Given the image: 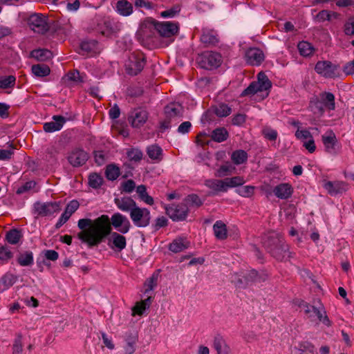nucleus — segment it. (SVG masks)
I'll list each match as a JSON object with an SVG mask.
<instances>
[{"mask_svg": "<svg viewBox=\"0 0 354 354\" xmlns=\"http://www.w3.org/2000/svg\"><path fill=\"white\" fill-rule=\"evenodd\" d=\"M112 226L119 232L126 234L131 228V223L125 216L119 212L113 214L111 218L106 214L93 220L81 218L77 222L80 232L77 236L89 248L97 246L111 234Z\"/></svg>", "mask_w": 354, "mask_h": 354, "instance_id": "obj_1", "label": "nucleus"}, {"mask_svg": "<svg viewBox=\"0 0 354 354\" xmlns=\"http://www.w3.org/2000/svg\"><path fill=\"white\" fill-rule=\"evenodd\" d=\"M271 82L268 78L267 75L260 72L257 75V81L252 82L249 86L245 88L241 95H251L257 93L258 92L268 91L271 88Z\"/></svg>", "mask_w": 354, "mask_h": 354, "instance_id": "obj_2", "label": "nucleus"}, {"mask_svg": "<svg viewBox=\"0 0 354 354\" xmlns=\"http://www.w3.org/2000/svg\"><path fill=\"white\" fill-rule=\"evenodd\" d=\"M299 306L308 319L313 320L315 317H317L319 322H322L324 325L327 326H331V322L324 309H319L305 301H301Z\"/></svg>", "mask_w": 354, "mask_h": 354, "instance_id": "obj_3", "label": "nucleus"}, {"mask_svg": "<svg viewBox=\"0 0 354 354\" xmlns=\"http://www.w3.org/2000/svg\"><path fill=\"white\" fill-rule=\"evenodd\" d=\"M129 216L133 225L137 227H146L151 222V216L150 211L145 207L138 205L131 211Z\"/></svg>", "mask_w": 354, "mask_h": 354, "instance_id": "obj_4", "label": "nucleus"}, {"mask_svg": "<svg viewBox=\"0 0 354 354\" xmlns=\"http://www.w3.org/2000/svg\"><path fill=\"white\" fill-rule=\"evenodd\" d=\"M145 65V57L140 52H133L125 64L127 73L131 75H136L144 68Z\"/></svg>", "mask_w": 354, "mask_h": 354, "instance_id": "obj_5", "label": "nucleus"}, {"mask_svg": "<svg viewBox=\"0 0 354 354\" xmlns=\"http://www.w3.org/2000/svg\"><path fill=\"white\" fill-rule=\"evenodd\" d=\"M197 62L202 68L212 70L220 66L221 56L219 53L212 51L204 52L198 56Z\"/></svg>", "mask_w": 354, "mask_h": 354, "instance_id": "obj_6", "label": "nucleus"}, {"mask_svg": "<svg viewBox=\"0 0 354 354\" xmlns=\"http://www.w3.org/2000/svg\"><path fill=\"white\" fill-rule=\"evenodd\" d=\"M28 24L32 30L39 34H44L48 30L47 18L42 14L31 15L28 19Z\"/></svg>", "mask_w": 354, "mask_h": 354, "instance_id": "obj_7", "label": "nucleus"}, {"mask_svg": "<svg viewBox=\"0 0 354 354\" xmlns=\"http://www.w3.org/2000/svg\"><path fill=\"white\" fill-rule=\"evenodd\" d=\"M59 210V204L57 202H36L33 205V213L39 216H50Z\"/></svg>", "mask_w": 354, "mask_h": 354, "instance_id": "obj_8", "label": "nucleus"}, {"mask_svg": "<svg viewBox=\"0 0 354 354\" xmlns=\"http://www.w3.org/2000/svg\"><path fill=\"white\" fill-rule=\"evenodd\" d=\"M322 140L326 153L331 155L337 154L340 149V145L333 131H327L324 135H322Z\"/></svg>", "mask_w": 354, "mask_h": 354, "instance_id": "obj_9", "label": "nucleus"}, {"mask_svg": "<svg viewBox=\"0 0 354 354\" xmlns=\"http://www.w3.org/2000/svg\"><path fill=\"white\" fill-rule=\"evenodd\" d=\"M148 117L147 110L140 107L136 108L129 113L128 121L132 127L140 128L146 123Z\"/></svg>", "mask_w": 354, "mask_h": 354, "instance_id": "obj_10", "label": "nucleus"}, {"mask_svg": "<svg viewBox=\"0 0 354 354\" xmlns=\"http://www.w3.org/2000/svg\"><path fill=\"white\" fill-rule=\"evenodd\" d=\"M315 70L318 74L326 78H334L339 75L337 66L329 61H319L315 65Z\"/></svg>", "mask_w": 354, "mask_h": 354, "instance_id": "obj_11", "label": "nucleus"}, {"mask_svg": "<svg viewBox=\"0 0 354 354\" xmlns=\"http://www.w3.org/2000/svg\"><path fill=\"white\" fill-rule=\"evenodd\" d=\"M153 26L160 35L163 37L169 38L175 35L178 31L177 23L164 21H153Z\"/></svg>", "mask_w": 354, "mask_h": 354, "instance_id": "obj_12", "label": "nucleus"}, {"mask_svg": "<svg viewBox=\"0 0 354 354\" xmlns=\"http://www.w3.org/2000/svg\"><path fill=\"white\" fill-rule=\"evenodd\" d=\"M166 213L174 221H183L187 216L188 207L185 203L173 204L166 207Z\"/></svg>", "mask_w": 354, "mask_h": 354, "instance_id": "obj_13", "label": "nucleus"}, {"mask_svg": "<svg viewBox=\"0 0 354 354\" xmlns=\"http://www.w3.org/2000/svg\"><path fill=\"white\" fill-rule=\"evenodd\" d=\"M117 232H111L107 239V245L114 251L121 252L127 246V239L124 236Z\"/></svg>", "mask_w": 354, "mask_h": 354, "instance_id": "obj_14", "label": "nucleus"}, {"mask_svg": "<svg viewBox=\"0 0 354 354\" xmlns=\"http://www.w3.org/2000/svg\"><path fill=\"white\" fill-rule=\"evenodd\" d=\"M88 153L80 149H73L69 153L67 157L69 163L73 167H80L84 165L88 160Z\"/></svg>", "mask_w": 354, "mask_h": 354, "instance_id": "obj_15", "label": "nucleus"}, {"mask_svg": "<svg viewBox=\"0 0 354 354\" xmlns=\"http://www.w3.org/2000/svg\"><path fill=\"white\" fill-rule=\"evenodd\" d=\"M246 62L252 66H259L264 59V54L257 48H249L245 54Z\"/></svg>", "mask_w": 354, "mask_h": 354, "instance_id": "obj_16", "label": "nucleus"}, {"mask_svg": "<svg viewBox=\"0 0 354 354\" xmlns=\"http://www.w3.org/2000/svg\"><path fill=\"white\" fill-rule=\"evenodd\" d=\"M283 236L276 232H270L263 238V244L266 249L270 252L272 248L278 247L279 244L283 242Z\"/></svg>", "mask_w": 354, "mask_h": 354, "instance_id": "obj_17", "label": "nucleus"}, {"mask_svg": "<svg viewBox=\"0 0 354 354\" xmlns=\"http://www.w3.org/2000/svg\"><path fill=\"white\" fill-rule=\"evenodd\" d=\"M323 187L332 196L342 194L347 189V185L342 181H324Z\"/></svg>", "mask_w": 354, "mask_h": 354, "instance_id": "obj_18", "label": "nucleus"}, {"mask_svg": "<svg viewBox=\"0 0 354 354\" xmlns=\"http://www.w3.org/2000/svg\"><path fill=\"white\" fill-rule=\"evenodd\" d=\"M273 192L279 199H288L293 193V187L289 183H280L274 187Z\"/></svg>", "mask_w": 354, "mask_h": 354, "instance_id": "obj_19", "label": "nucleus"}, {"mask_svg": "<svg viewBox=\"0 0 354 354\" xmlns=\"http://www.w3.org/2000/svg\"><path fill=\"white\" fill-rule=\"evenodd\" d=\"M53 121L44 124V130L47 133H52L60 130L66 122L65 118L61 115H54Z\"/></svg>", "mask_w": 354, "mask_h": 354, "instance_id": "obj_20", "label": "nucleus"}, {"mask_svg": "<svg viewBox=\"0 0 354 354\" xmlns=\"http://www.w3.org/2000/svg\"><path fill=\"white\" fill-rule=\"evenodd\" d=\"M114 201L119 209L129 213L137 205L136 201L130 197L117 198Z\"/></svg>", "mask_w": 354, "mask_h": 354, "instance_id": "obj_21", "label": "nucleus"}, {"mask_svg": "<svg viewBox=\"0 0 354 354\" xmlns=\"http://www.w3.org/2000/svg\"><path fill=\"white\" fill-rule=\"evenodd\" d=\"M115 8V11L122 17H129L133 12V4L127 0H118Z\"/></svg>", "mask_w": 354, "mask_h": 354, "instance_id": "obj_22", "label": "nucleus"}, {"mask_svg": "<svg viewBox=\"0 0 354 354\" xmlns=\"http://www.w3.org/2000/svg\"><path fill=\"white\" fill-rule=\"evenodd\" d=\"M104 24L106 30L102 31V35L107 37L111 34L118 32L122 28V24L121 22L115 21L113 19L105 20Z\"/></svg>", "mask_w": 354, "mask_h": 354, "instance_id": "obj_23", "label": "nucleus"}, {"mask_svg": "<svg viewBox=\"0 0 354 354\" xmlns=\"http://www.w3.org/2000/svg\"><path fill=\"white\" fill-rule=\"evenodd\" d=\"M213 347L216 351L217 354H231L230 348L226 344L225 340L219 335L214 337Z\"/></svg>", "mask_w": 354, "mask_h": 354, "instance_id": "obj_24", "label": "nucleus"}, {"mask_svg": "<svg viewBox=\"0 0 354 354\" xmlns=\"http://www.w3.org/2000/svg\"><path fill=\"white\" fill-rule=\"evenodd\" d=\"M272 257L277 260H283L289 253V246L286 244L284 240L279 244L278 247L272 248L270 252Z\"/></svg>", "mask_w": 354, "mask_h": 354, "instance_id": "obj_25", "label": "nucleus"}, {"mask_svg": "<svg viewBox=\"0 0 354 354\" xmlns=\"http://www.w3.org/2000/svg\"><path fill=\"white\" fill-rule=\"evenodd\" d=\"M218 35L213 30L204 28L201 37V41L205 45H215L218 43Z\"/></svg>", "mask_w": 354, "mask_h": 354, "instance_id": "obj_26", "label": "nucleus"}, {"mask_svg": "<svg viewBox=\"0 0 354 354\" xmlns=\"http://www.w3.org/2000/svg\"><path fill=\"white\" fill-rule=\"evenodd\" d=\"M205 185L208 188L216 192H227V187L225 184V180H217V179H209L206 180Z\"/></svg>", "mask_w": 354, "mask_h": 354, "instance_id": "obj_27", "label": "nucleus"}, {"mask_svg": "<svg viewBox=\"0 0 354 354\" xmlns=\"http://www.w3.org/2000/svg\"><path fill=\"white\" fill-rule=\"evenodd\" d=\"M148 156L155 162H159L162 160V149L157 145H151L147 148Z\"/></svg>", "mask_w": 354, "mask_h": 354, "instance_id": "obj_28", "label": "nucleus"}, {"mask_svg": "<svg viewBox=\"0 0 354 354\" xmlns=\"http://www.w3.org/2000/svg\"><path fill=\"white\" fill-rule=\"evenodd\" d=\"M189 243L185 239L178 238L176 239L169 245L170 251L178 253L183 251L189 247Z\"/></svg>", "mask_w": 354, "mask_h": 354, "instance_id": "obj_29", "label": "nucleus"}, {"mask_svg": "<svg viewBox=\"0 0 354 354\" xmlns=\"http://www.w3.org/2000/svg\"><path fill=\"white\" fill-rule=\"evenodd\" d=\"M17 261L21 266H30L34 263L33 253L31 251L20 252L17 257Z\"/></svg>", "mask_w": 354, "mask_h": 354, "instance_id": "obj_30", "label": "nucleus"}, {"mask_svg": "<svg viewBox=\"0 0 354 354\" xmlns=\"http://www.w3.org/2000/svg\"><path fill=\"white\" fill-rule=\"evenodd\" d=\"M323 106L328 110H334L335 108V96L329 92L321 93L319 95Z\"/></svg>", "mask_w": 354, "mask_h": 354, "instance_id": "obj_31", "label": "nucleus"}, {"mask_svg": "<svg viewBox=\"0 0 354 354\" xmlns=\"http://www.w3.org/2000/svg\"><path fill=\"white\" fill-rule=\"evenodd\" d=\"M213 230L215 236L220 240H224L227 238V230L226 225L221 221H217L213 225Z\"/></svg>", "mask_w": 354, "mask_h": 354, "instance_id": "obj_32", "label": "nucleus"}, {"mask_svg": "<svg viewBox=\"0 0 354 354\" xmlns=\"http://www.w3.org/2000/svg\"><path fill=\"white\" fill-rule=\"evenodd\" d=\"M151 304V297H149L147 299L137 302L132 308L133 315H142L145 310L150 306Z\"/></svg>", "mask_w": 354, "mask_h": 354, "instance_id": "obj_33", "label": "nucleus"}, {"mask_svg": "<svg viewBox=\"0 0 354 354\" xmlns=\"http://www.w3.org/2000/svg\"><path fill=\"white\" fill-rule=\"evenodd\" d=\"M17 281V277L12 274L7 273L0 279V292L8 289Z\"/></svg>", "mask_w": 354, "mask_h": 354, "instance_id": "obj_34", "label": "nucleus"}, {"mask_svg": "<svg viewBox=\"0 0 354 354\" xmlns=\"http://www.w3.org/2000/svg\"><path fill=\"white\" fill-rule=\"evenodd\" d=\"M298 50L301 55L308 57L312 55L315 52L313 46L305 41H300L297 45Z\"/></svg>", "mask_w": 354, "mask_h": 354, "instance_id": "obj_35", "label": "nucleus"}, {"mask_svg": "<svg viewBox=\"0 0 354 354\" xmlns=\"http://www.w3.org/2000/svg\"><path fill=\"white\" fill-rule=\"evenodd\" d=\"M52 53L47 49H36L30 52V56L39 61H45L52 57Z\"/></svg>", "mask_w": 354, "mask_h": 354, "instance_id": "obj_36", "label": "nucleus"}, {"mask_svg": "<svg viewBox=\"0 0 354 354\" xmlns=\"http://www.w3.org/2000/svg\"><path fill=\"white\" fill-rule=\"evenodd\" d=\"M136 192L141 201L146 204L151 205L153 204V198L147 192V188L145 185H141L137 187Z\"/></svg>", "mask_w": 354, "mask_h": 354, "instance_id": "obj_37", "label": "nucleus"}, {"mask_svg": "<svg viewBox=\"0 0 354 354\" xmlns=\"http://www.w3.org/2000/svg\"><path fill=\"white\" fill-rule=\"evenodd\" d=\"M211 137L214 141L221 142L227 139L228 132L223 127L217 128L212 131Z\"/></svg>", "mask_w": 354, "mask_h": 354, "instance_id": "obj_38", "label": "nucleus"}, {"mask_svg": "<svg viewBox=\"0 0 354 354\" xmlns=\"http://www.w3.org/2000/svg\"><path fill=\"white\" fill-rule=\"evenodd\" d=\"M309 106L314 114L317 115H322L324 113V106L320 100L319 97L311 100Z\"/></svg>", "mask_w": 354, "mask_h": 354, "instance_id": "obj_39", "label": "nucleus"}, {"mask_svg": "<svg viewBox=\"0 0 354 354\" xmlns=\"http://www.w3.org/2000/svg\"><path fill=\"white\" fill-rule=\"evenodd\" d=\"M32 72L37 77H46L50 74V68L45 64H35L32 66Z\"/></svg>", "mask_w": 354, "mask_h": 354, "instance_id": "obj_40", "label": "nucleus"}, {"mask_svg": "<svg viewBox=\"0 0 354 354\" xmlns=\"http://www.w3.org/2000/svg\"><path fill=\"white\" fill-rule=\"evenodd\" d=\"M297 349L300 351V354H316L315 347L309 342L299 343Z\"/></svg>", "mask_w": 354, "mask_h": 354, "instance_id": "obj_41", "label": "nucleus"}, {"mask_svg": "<svg viewBox=\"0 0 354 354\" xmlns=\"http://www.w3.org/2000/svg\"><path fill=\"white\" fill-rule=\"evenodd\" d=\"M231 159L236 165H241L247 161L248 154L243 150H236L232 153Z\"/></svg>", "mask_w": 354, "mask_h": 354, "instance_id": "obj_42", "label": "nucleus"}, {"mask_svg": "<svg viewBox=\"0 0 354 354\" xmlns=\"http://www.w3.org/2000/svg\"><path fill=\"white\" fill-rule=\"evenodd\" d=\"M22 237L21 232L17 229H13L6 233V239L7 241L12 245L17 244Z\"/></svg>", "mask_w": 354, "mask_h": 354, "instance_id": "obj_43", "label": "nucleus"}, {"mask_svg": "<svg viewBox=\"0 0 354 354\" xmlns=\"http://www.w3.org/2000/svg\"><path fill=\"white\" fill-rule=\"evenodd\" d=\"M181 106L176 104H170L165 106V113L168 118L178 116L180 114Z\"/></svg>", "mask_w": 354, "mask_h": 354, "instance_id": "obj_44", "label": "nucleus"}, {"mask_svg": "<svg viewBox=\"0 0 354 354\" xmlns=\"http://www.w3.org/2000/svg\"><path fill=\"white\" fill-rule=\"evenodd\" d=\"M103 182V178L96 173L91 174L88 176V184L90 187L94 189L99 188Z\"/></svg>", "mask_w": 354, "mask_h": 354, "instance_id": "obj_45", "label": "nucleus"}, {"mask_svg": "<svg viewBox=\"0 0 354 354\" xmlns=\"http://www.w3.org/2000/svg\"><path fill=\"white\" fill-rule=\"evenodd\" d=\"M16 77L9 75L0 78V88L3 89L13 88L15 85Z\"/></svg>", "mask_w": 354, "mask_h": 354, "instance_id": "obj_46", "label": "nucleus"}, {"mask_svg": "<svg viewBox=\"0 0 354 354\" xmlns=\"http://www.w3.org/2000/svg\"><path fill=\"white\" fill-rule=\"evenodd\" d=\"M105 173L106 178L111 180H115L120 174V169L113 165H108Z\"/></svg>", "mask_w": 354, "mask_h": 354, "instance_id": "obj_47", "label": "nucleus"}, {"mask_svg": "<svg viewBox=\"0 0 354 354\" xmlns=\"http://www.w3.org/2000/svg\"><path fill=\"white\" fill-rule=\"evenodd\" d=\"M227 189L230 187H234L242 185L245 183V180L241 176H234L225 178Z\"/></svg>", "mask_w": 354, "mask_h": 354, "instance_id": "obj_48", "label": "nucleus"}, {"mask_svg": "<svg viewBox=\"0 0 354 354\" xmlns=\"http://www.w3.org/2000/svg\"><path fill=\"white\" fill-rule=\"evenodd\" d=\"M13 257V253L8 246L0 247V261L2 263H7Z\"/></svg>", "mask_w": 354, "mask_h": 354, "instance_id": "obj_49", "label": "nucleus"}, {"mask_svg": "<svg viewBox=\"0 0 354 354\" xmlns=\"http://www.w3.org/2000/svg\"><path fill=\"white\" fill-rule=\"evenodd\" d=\"M235 168L230 164H225L221 165L216 172V176L218 177H224L225 176L232 174Z\"/></svg>", "mask_w": 354, "mask_h": 354, "instance_id": "obj_50", "label": "nucleus"}, {"mask_svg": "<svg viewBox=\"0 0 354 354\" xmlns=\"http://www.w3.org/2000/svg\"><path fill=\"white\" fill-rule=\"evenodd\" d=\"M8 147L10 149H0V160H10L14 154V147L12 142H8Z\"/></svg>", "mask_w": 354, "mask_h": 354, "instance_id": "obj_51", "label": "nucleus"}, {"mask_svg": "<svg viewBox=\"0 0 354 354\" xmlns=\"http://www.w3.org/2000/svg\"><path fill=\"white\" fill-rule=\"evenodd\" d=\"M23 346L22 335L17 334L12 345V354H22Z\"/></svg>", "mask_w": 354, "mask_h": 354, "instance_id": "obj_52", "label": "nucleus"}, {"mask_svg": "<svg viewBox=\"0 0 354 354\" xmlns=\"http://www.w3.org/2000/svg\"><path fill=\"white\" fill-rule=\"evenodd\" d=\"M214 113L218 117H226L231 113V109L225 104H221L214 109Z\"/></svg>", "mask_w": 354, "mask_h": 354, "instance_id": "obj_53", "label": "nucleus"}, {"mask_svg": "<svg viewBox=\"0 0 354 354\" xmlns=\"http://www.w3.org/2000/svg\"><path fill=\"white\" fill-rule=\"evenodd\" d=\"M255 187L251 185H247L241 187L237 190V193L243 197H251L254 195Z\"/></svg>", "mask_w": 354, "mask_h": 354, "instance_id": "obj_54", "label": "nucleus"}, {"mask_svg": "<svg viewBox=\"0 0 354 354\" xmlns=\"http://www.w3.org/2000/svg\"><path fill=\"white\" fill-rule=\"evenodd\" d=\"M180 11V6L179 5H176L171 8L170 9H168L165 11H163L160 13V16L164 18L167 17H174L176 15H178Z\"/></svg>", "mask_w": 354, "mask_h": 354, "instance_id": "obj_55", "label": "nucleus"}, {"mask_svg": "<svg viewBox=\"0 0 354 354\" xmlns=\"http://www.w3.org/2000/svg\"><path fill=\"white\" fill-rule=\"evenodd\" d=\"M185 204L187 205H192V206H196L199 207L203 204L201 198L196 194H191L189 195L185 198Z\"/></svg>", "mask_w": 354, "mask_h": 354, "instance_id": "obj_56", "label": "nucleus"}, {"mask_svg": "<svg viewBox=\"0 0 354 354\" xmlns=\"http://www.w3.org/2000/svg\"><path fill=\"white\" fill-rule=\"evenodd\" d=\"M262 134L263 136L269 140H275L277 138V131L270 127H265L262 130Z\"/></svg>", "mask_w": 354, "mask_h": 354, "instance_id": "obj_57", "label": "nucleus"}, {"mask_svg": "<svg viewBox=\"0 0 354 354\" xmlns=\"http://www.w3.org/2000/svg\"><path fill=\"white\" fill-rule=\"evenodd\" d=\"M344 32L346 35H354V17L349 18L345 23Z\"/></svg>", "mask_w": 354, "mask_h": 354, "instance_id": "obj_58", "label": "nucleus"}, {"mask_svg": "<svg viewBox=\"0 0 354 354\" xmlns=\"http://www.w3.org/2000/svg\"><path fill=\"white\" fill-rule=\"evenodd\" d=\"M127 155L130 160L134 161H140L143 156L142 152L138 149H132L128 151Z\"/></svg>", "mask_w": 354, "mask_h": 354, "instance_id": "obj_59", "label": "nucleus"}, {"mask_svg": "<svg viewBox=\"0 0 354 354\" xmlns=\"http://www.w3.org/2000/svg\"><path fill=\"white\" fill-rule=\"evenodd\" d=\"M36 185V183L35 181L30 180L26 182L22 186L17 189V193L19 194H23L26 192H28L32 189H33Z\"/></svg>", "mask_w": 354, "mask_h": 354, "instance_id": "obj_60", "label": "nucleus"}, {"mask_svg": "<svg viewBox=\"0 0 354 354\" xmlns=\"http://www.w3.org/2000/svg\"><path fill=\"white\" fill-rule=\"evenodd\" d=\"M136 187V183L133 180H127L122 184V189L126 193H131Z\"/></svg>", "mask_w": 354, "mask_h": 354, "instance_id": "obj_61", "label": "nucleus"}, {"mask_svg": "<svg viewBox=\"0 0 354 354\" xmlns=\"http://www.w3.org/2000/svg\"><path fill=\"white\" fill-rule=\"evenodd\" d=\"M295 136L297 139L301 140L305 142L306 140L309 139L312 137L311 133L308 130H297L295 133Z\"/></svg>", "mask_w": 354, "mask_h": 354, "instance_id": "obj_62", "label": "nucleus"}, {"mask_svg": "<svg viewBox=\"0 0 354 354\" xmlns=\"http://www.w3.org/2000/svg\"><path fill=\"white\" fill-rule=\"evenodd\" d=\"M134 4L138 8H145L148 10L153 9L154 5L153 3L146 1L145 0H134Z\"/></svg>", "mask_w": 354, "mask_h": 354, "instance_id": "obj_63", "label": "nucleus"}, {"mask_svg": "<svg viewBox=\"0 0 354 354\" xmlns=\"http://www.w3.org/2000/svg\"><path fill=\"white\" fill-rule=\"evenodd\" d=\"M80 203L77 200H73L67 204L65 210L71 215L79 208Z\"/></svg>", "mask_w": 354, "mask_h": 354, "instance_id": "obj_64", "label": "nucleus"}]
</instances>
